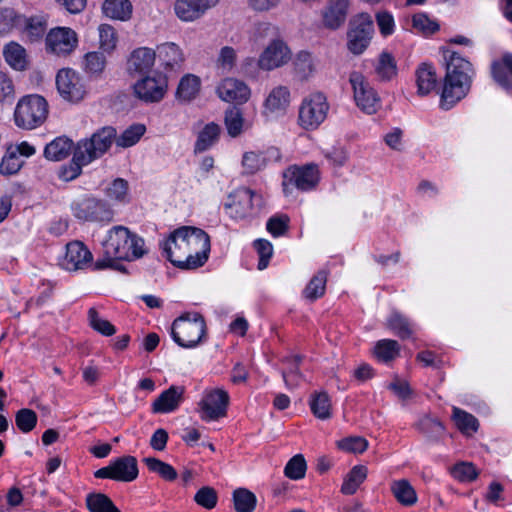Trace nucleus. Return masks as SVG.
<instances>
[{
    "label": "nucleus",
    "instance_id": "nucleus-1",
    "mask_svg": "<svg viewBox=\"0 0 512 512\" xmlns=\"http://www.w3.org/2000/svg\"><path fill=\"white\" fill-rule=\"evenodd\" d=\"M163 254L180 269H196L208 260L210 238L200 228L183 226L161 243Z\"/></svg>",
    "mask_w": 512,
    "mask_h": 512
},
{
    "label": "nucleus",
    "instance_id": "nucleus-2",
    "mask_svg": "<svg viewBox=\"0 0 512 512\" xmlns=\"http://www.w3.org/2000/svg\"><path fill=\"white\" fill-rule=\"evenodd\" d=\"M105 259L95 263V269L113 268L123 271L124 267L116 260L132 261L147 253L144 239L124 226H114L103 242Z\"/></svg>",
    "mask_w": 512,
    "mask_h": 512
},
{
    "label": "nucleus",
    "instance_id": "nucleus-3",
    "mask_svg": "<svg viewBox=\"0 0 512 512\" xmlns=\"http://www.w3.org/2000/svg\"><path fill=\"white\" fill-rule=\"evenodd\" d=\"M473 73L469 61L457 53L450 55L446 64V75L440 100L442 109H451L466 96L470 89Z\"/></svg>",
    "mask_w": 512,
    "mask_h": 512
},
{
    "label": "nucleus",
    "instance_id": "nucleus-4",
    "mask_svg": "<svg viewBox=\"0 0 512 512\" xmlns=\"http://www.w3.org/2000/svg\"><path fill=\"white\" fill-rule=\"evenodd\" d=\"M206 334V323L197 312L181 315L174 320L171 328L173 340L183 348H194L199 345Z\"/></svg>",
    "mask_w": 512,
    "mask_h": 512
},
{
    "label": "nucleus",
    "instance_id": "nucleus-5",
    "mask_svg": "<svg viewBox=\"0 0 512 512\" xmlns=\"http://www.w3.org/2000/svg\"><path fill=\"white\" fill-rule=\"evenodd\" d=\"M116 130L113 127H103L89 139L80 140L74 147V160L84 166L105 154L114 142Z\"/></svg>",
    "mask_w": 512,
    "mask_h": 512
},
{
    "label": "nucleus",
    "instance_id": "nucleus-6",
    "mask_svg": "<svg viewBox=\"0 0 512 512\" xmlns=\"http://www.w3.org/2000/svg\"><path fill=\"white\" fill-rule=\"evenodd\" d=\"M47 114L46 100L39 95H28L18 101L14 111V121L19 128L31 130L40 126Z\"/></svg>",
    "mask_w": 512,
    "mask_h": 512
},
{
    "label": "nucleus",
    "instance_id": "nucleus-7",
    "mask_svg": "<svg viewBox=\"0 0 512 512\" xmlns=\"http://www.w3.org/2000/svg\"><path fill=\"white\" fill-rule=\"evenodd\" d=\"M262 202L260 195L249 188L241 187L229 194L223 207L230 218L240 220L256 214Z\"/></svg>",
    "mask_w": 512,
    "mask_h": 512
},
{
    "label": "nucleus",
    "instance_id": "nucleus-8",
    "mask_svg": "<svg viewBox=\"0 0 512 512\" xmlns=\"http://www.w3.org/2000/svg\"><path fill=\"white\" fill-rule=\"evenodd\" d=\"M329 104L326 96L315 92L305 97L299 108L298 122L305 130L317 129L326 119Z\"/></svg>",
    "mask_w": 512,
    "mask_h": 512
},
{
    "label": "nucleus",
    "instance_id": "nucleus-9",
    "mask_svg": "<svg viewBox=\"0 0 512 512\" xmlns=\"http://www.w3.org/2000/svg\"><path fill=\"white\" fill-rule=\"evenodd\" d=\"M319 181V170L315 164L304 166H291L283 172V191L292 193L293 188L301 191L313 189Z\"/></svg>",
    "mask_w": 512,
    "mask_h": 512
},
{
    "label": "nucleus",
    "instance_id": "nucleus-10",
    "mask_svg": "<svg viewBox=\"0 0 512 512\" xmlns=\"http://www.w3.org/2000/svg\"><path fill=\"white\" fill-rule=\"evenodd\" d=\"M230 397L222 388L206 389L198 403V413L203 421H216L227 414Z\"/></svg>",
    "mask_w": 512,
    "mask_h": 512
},
{
    "label": "nucleus",
    "instance_id": "nucleus-11",
    "mask_svg": "<svg viewBox=\"0 0 512 512\" xmlns=\"http://www.w3.org/2000/svg\"><path fill=\"white\" fill-rule=\"evenodd\" d=\"M374 32L372 17L367 13H360L350 21L348 31V49L359 55L368 47Z\"/></svg>",
    "mask_w": 512,
    "mask_h": 512
},
{
    "label": "nucleus",
    "instance_id": "nucleus-12",
    "mask_svg": "<svg viewBox=\"0 0 512 512\" xmlns=\"http://www.w3.org/2000/svg\"><path fill=\"white\" fill-rule=\"evenodd\" d=\"M292 52L282 39H273L263 49L257 59L259 69L270 72L289 63Z\"/></svg>",
    "mask_w": 512,
    "mask_h": 512
},
{
    "label": "nucleus",
    "instance_id": "nucleus-13",
    "mask_svg": "<svg viewBox=\"0 0 512 512\" xmlns=\"http://www.w3.org/2000/svg\"><path fill=\"white\" fill-rule=\"evenodd\" d=\"M349 82L352 86L357 106L368 114L375 113L379 104V98L365 77L360 72L353 71L349 76Z\"/></svg>",
    "mask_w": 512,
    "mask_h": 512
},
{
    "label": "nucleus",
    "instance_id": "nucleus-14",
    "mask_svg": "<svg viewBox=\"0 0 512 512\" xmlns=\"http://www.w3.org/2000/svg\"><path fill=\"white\" fill-rule=\"evenodd\" d=\"M56 86L60 96L69 102L81 101L86 94L82 78L70 68L59 70L56 75Z\"/></svg>",
    "mask_w": 512,
    "mask_h": 512
},
{
    "label": "nucleus",
    "instance_id": "nucleus-15",
    "mask_svg": "<svg viewBox=\"0 0 512 512\" xmlns=\"http://www.w3.org/2000/svg\"><path fill=\"white\" fill-rule=\"evenodd\" d=\"M167 79L161 74L146 76L133 85L134 95L145 103L160 102L167 91Z\"/></svg>",
    "mask_w": 512,
    "mask_h": 512
},
{
    "label": "nucleus",
    "instance_id": "nucleus-16",
    "mask_svg": "<svg viewBox=\"0 0 512 512\" xmlns=\"http://www.w3.org/2000/svg\"><path fill=\"white\" fill-rule=\"evenodd\" d=\"M76 33L67 27H57L50 30L46 36V48L57 56L70 54L77 46Z\"/></svg>",
    "mask_w": 512,
    "mask_h": 512
},
{
    "label": "nucleus",
    "instance_id": "nucleus-17",
    "mask_svg": "<svg viewBox=\"0 0 512 512\" xmlns=\"http://www.w3.org/2000/svg\"><path fill=\"white\" fill-rule=\"evenodd\" d=\"M60 265L67 271L85 270L93 265V255L84 243L72 241L66 245Z\"/></svg>",
    "mask_w": 512,
    "mask_h": 512
},
{
    "label": "nucleus",
    "instance_id": "nucleus-18",
    "mask_svg": "<svg viewBox=\"0 0 512 512\" xmlns=\"http://www.w3.org/2000/svg\"><path fill=\"white\" fill-rule=\"evenodd\" d=\"M72 209L74 216L84 221H103L111 218V212L107 205L93 197L76 201Z\"/></svg>",
    "mask_w": 512,
    "mask_h": 512
},
{
    "label": "nucleus",
    "instance_id": "nucleus-19",
    "mask_svg": "<svg viewBox=\"0 0 512 512\" xmlns=\"http://www.w3.org/2000/svg\"><path fill=\"white\" fill-rule=\"evenodd\" d=\"M216 93L225 102L243 104L249 100L251 90L245 82L227 77L219 82Z\"/></svg>",
    "mask_w": 512,
    "mask_h": 512
},
{
    "label": "nucleus",
    "instance_id": "nucleus-20",
    "mask_svg": "<svg viewBox=\"0 0 512 512\" xmlns=\"http://www.w3.org/2000/svg\"><path fill=\"white\" fill-rule=\"evenodd\" d=\"M280 159V151L274 147L264 151H248L243 154L242 166L246 174H255L263 170L270 162H277Z\"/></svg>",
    "mask_w": 512,
    "mask_h": 512
},
{
    "label": "nucleus",
    "instance_id": "nucleus-21",
    "mask_svg": "<svg viewBox=\"0 0 512 512\" xmlns=\"http://www.w3.org/2000/svg\"><path fill=\"white\" fill-rule=\"evenodd\" d=\"M349 9V0H328L323 8L322 22L324 27L336 30L346 21Z\"/></svg>",
    "mask_w": 512,
    "mask_h": 512
},
{
    "label": "nucleus",
    "instance_id": "nucleus-22",
    "mask_svg": "<svg viewBox=\"0 0 512 512\" xmlns=\"http://www.w3.org/2000/svg\"><path fill=\"white\" fill-rule=\"evenodd\" d=\"M290 102V92L285 86L273 88L264 102V115L267 117H278L285 113Z\"/></svg>",
    "mask_w": 512,
    "mask_h": 512
},
{
    "label": "nucleus",
    "instance_id": "nucleus-23",
    "mask_svg": "<svg viewBox=\"0 0 512 512\" xmlns=\"http://www.w3.org/2000/svg\"><path fill=\"white\" fill-rule=\"evenodd\" d=\"M156 52L147 47L135 49L127 61V71L130 75L145 74L151 70L155 63Z\"/></svg>",
    "mask_w": 512,
    "mask_h": 512
},
{
    "label": "nucleus",
    "instance_id": "nucleus-24",
    "mask_svg": "<svg viewBox=\"0 0 512 512\" xmlns=\"http://www.w3.org/2000/svg\"><path fill=\"white\" fill-rule=\"evenodd\" d=\"M184 392L183 386H170L152 403L153 413L166 414L175 411L183 401Z\"/></svg>",
    "mask_w": 512,
    "mask_h": 512
},
{
    "label": "nucleus",
    "instance_id": "nucleus-25",
    "mask_svg": "<svg viewBox=\"0 0 512 512\" xmlns=\"http://www.w3.org/2000/svg\"><path fill=\"white\" fill-rule=\"evenodd\" d=\"M113 480L131 482L138 476L137 460L134 456L126 455L111 462Z\"/></svg>",
    "mask_w": 512,
    "mask_h": 512
},
{
    "label": "nucleus",
    "instance_id": "nucleus-26",
    "mask_svg": "<svg viewBox=\"0 0 512 512\" xmlns=\"http://www.w3.org/2000/svg\"><path fill=\"white\" fill-rule=\"evenodd\" d=\"M159 61L165 68L175 69L181 66L184 55L178 45L173 42L163 43L157 46L155 51Z\"/></svg>",
    "mask_w": 512,
    "mask_h": 512
},
{
    "label": "nucleus",
    "instance_id": "nucleus-27",
    "mask_svg": "<svg viewBox=\"0 0 512 512\" xmlns=\"http://www.w3.org/2000/svg\"><path fill=\"white\" fill-rule=\"evenodd\" d=\"M415 75L419 95H427L436 88L437 75L431 65L427 63L421 64L416 70Z\"/></svg>",
    "mask_w": 512,
    "mask_h": 512
},
{
    "label": "nucleus",
    "instance_id": "nucleus-28",
    "mask_svg": "<svg viewBox=\"0 0 512 512\" xmlns=\"http://www.w3.org/2000/svg\"><path fill=\"white\" fill-rule=\"evenodd\" d=\"M176 16L184 22H193L201 18L206 12L195 0H176L174 3Z\"/></svg>",
    "mask_w": 512,
    "mask_h": 512
},
{
    "label": "nucleus",
    "instance_id": "nucleus-29",
    "mask_svg": "<svg viewBox=\"0 0 512 512\" xmlns=\"http://www.w3.org/2000/svg\"><path fill=\"white\" fill-rule=\"evenodd\" d=\"M72 149V140L67 137H57L46 145L44 155L48 160L61 161L70 155Z\"/></svg>",
    "mask_w": 512,
    "mask_h": 512
},
{
    "label": "nucleus",
    "instance_id": "nucleus-30",
    "mask_svg": "<svg viewBox=\"0 0 512 512\" xmlns=\"http://www.w3.org/2000/svg\"><path fill=\"white\" fill-rule=\"evenodd\" d=\"M199 90L200 79L195 75H185L178 84L176 98L183 103L190 102L198 95Z\"/></svg>",
    "mask_w": 512,
    "mask_h": 512
},
{
    "label": "nucleus",
    "instance_id": "nucleus-31",
    "mask_svg": "<svg viewBox=\"0 0 512 512\" xmlns=\"http://www.w3.org/2000/svg\"><path fill=\"white\" fill-rule=\"evenodd\" d=\"M102 10L111 19L126 21L131 17L132 5L129 0H105Z\"/></svg>",
    "mask_w": 512,
    "mask_h": 512
},
{
    "label": "nucleus",
    "instance_id": "nucleus-32",
    "mask_svg": "<svg viewBox=\"0 0 512 512\" xmlns=\"http://www.w3.org/2000/svg\"><path fill=\"white\" fill-rule=\"evenodd\" d=\"M391 492L396 500L404 506H412L417 502L416 491L406 479L393 481Z\"/></svg>",
    "mask_w": 512,
    "mask_h": 512
},
{
    "label": "nucleus",
    "instance_id": "nucleus-33",
    "mask_svg": "<svg viewBox=\"0 0 512 512\" xmlns=\"http://www.w3.org/2000/svg\"><path fill=\"white\" fill-rule=\"evenodd\" d=\"M3 56L7 64L14 70L22 71L27 66L25 49L15 42H10L3 49Z\"/></svg>",
    "mask_w": 512,
    "mask_h": 512
},
{
    "label": "nucleus",
    "instance_id": "nucleus-34",
    "mask_svg": "<svg viewBox=\"0 0 512 512\" xmlns=\"http://www.w3.org/2000/svg\"><path fill=\"white\" fill-rule=\"evenodd\" d=\"M310 409L315 417L327 420L331 417V400L325 391L314 392L309 401Z\"/></svg>",
    "mask_w": 512,
    "mask_h": 512
},
{
    "label": "nucleus",
    "instance_id": "nucleus-35",
    "mask_svg": "<svg viewBox=\"0 0 512 512\" xmlns=\"http://www.w3.org/2000/svg\"><path fill=\"white\" fill-rule=\"evenodd\" d=\"M367 468L363 465L354 466L344 478L341 486V493L353 495L367 477Z\"/></svg>",
    "mask_w": 512,
    "mask_h": 512
},
{
    "label": "nucleus",
    "instance_id": "nucleus-36",
    "mask_svg": "<svg viewBox=\"0 0 512 512\" xmlns=\"http://www.w3.org/2000/svg\"><path fill=\"white\" fill-rule=\"evenodd\" d=\"M221 128L218 124L211 122L207 124L199 133L195 143V152H204L209 149L220 135Z\"/></svg>",
    "mask_w": 512,
    "mask_h": 512
},
{
    "label": "nucleus",
    "instance_id": "nucleus-37",
    "mask_svg": "<svg viewBox=\"0 0 512 512\" xmlns=\"http://www.w3.org/2000/svg\"><path fill=\"white\" fill-rule=\"evenodd\" d=\"M225 127L229 136L235 138L245 130V120L241 110L237 107H230L225 112Z\"/></svg>",
    "mask_w": 512,
    "mask_h": 512
},
{
    "label": "nucleus",
    "instance_id": "nucleus-38",
    "mask_svg": "<svg viewBox=\"0 0 512 512\" xmlns=\"http://www.w3.org/2000/svg\"><path fill=\"white\" fill-rule=\"evenodd\" d=\"M86 506L90 512H120L112 500L103 493H89L86 496Z\"/></svg>",
    "mask_w": 512,
    "mask_h": 512
},
{
    "label": "nucleus",
    "instance_id": "nucleus-39",
    "mask_svg": "<svg viewBox=\"0 0 512 512\" xmlns=\"http://www.w3.org/2000/svg\"><path fill=\"white\" fill-rule=\"evenodd\" d=\"M233 503L237 512H253L257 504V498L250 490L237 488L233 492Z\"/></svg>",
    "mask_w": 512,
    "mask_h": 512
},
{
    "label": "nucleus",
    "instance_id": "nucleus-40",
    "mask_svg": "<svg viewBox=\"0 0 512 512\" xmlns=\"http://www.w3.org/2000/svg\"><path fill=\"white\" fill-rule=\"evenodd\" d=\"M301 361L302 357L300 355H293L285 359V362L289 365V367L287 371L282 372V376L288 389H294L298 387L300 381L302 380V375L298 369Z\"/></svg>",
    "mask_w": 512,
    "mask_h": 512
},
{
    "label": "nucleus",
    "instance_id": "nucleus-41",
    "mask_svg": "<svg viewBox=\"0 0 512 512\" xmlns=\"http://www.w3.org/2000/svg\"><path fill=\"white\" fill-rule=\"evenodd\" d=\"M294 69L298 76L307 79L316 70L314 57L307 51H300L294 59Z\"/></svg>",
    "mask_w": 512,
    "mask_h": 512
},
{
    "label": "nucleus",
    "instance_id": "nucleus-42",
    "mask_svg": "<svg viewBox=\"0 0 512 512\" xmlns=\"http://www.w3.org/2000/svg\"><path fill=\"white\" fill-rule=\"evenodd\" d=\"M143 462L151 472L158 474L166 481H174L178 476L177 471L170 464L158 458L146 457L143 459Z\"/></svg>",
    "mask_w": 512,
    "mask_h": 512
},
{
    "label": "nucleus",
    "instance_id": "nucleus-43",
    "mask_svg": "<svg viewBox=\"0 0 512 512\" xmlns=\"http://www.w3.org/2000/svg\"><path fill=\"white\" fill-rule=\"evenodd\" d=\"M326 281V272L319 271L316 275L313 276V278L310 280V282L304 289V297L310 301H314L323 296L325 292Z\"/></svg>",
    "mask_w": 512,
    "mask_h": 512
},
{
    "label": "nucleus",
    "instance_id": "nucleus-44",
    "mask_svg": "<svg viewBox=\"0 0 512 512\" xmlns=\"http://www.w3.org/2000/svg\"><path fill=\"white\" fill-rule=\"evenodd\" d=\"M145 131V125L134 124L128 127L126 130H124V132L119 137L115 136L114 141L116 142L117 146L123 148L131 147L141 139Z\"/></svg>",
    "mask_w": 512,
    "mask_h": 512
},
{
    "label": "nucleus",
    "instance_id": "nucleus-45",
    "mask_svg": "<svg viewBox=\"0 0 512 512\" xmlns=\"http://www.w3.org/2000/svg\"><path fill=\"white\" fill-rule=\"evenodd\" d=\"M418 429L426 435V437L432 441L438 440L444 432V426L442 423L430 416L422 417L418 424Z\"/></svg>",
    "mask_w": 512,
    "mask_h": 512
},
{
    "label": "nucleus",
    "instance_id": "nucleus-46",
    "mask_svg": "<svg viewBox=\"0 0 512 512\" xmlns=\"http://www.w3.org/2000/svg\"><path fill=\"white\" fill-rule=\"evenodd\" d=\"M453 420L455 421L457 428L463 433H473L478 429L477 419L472 414H469L460 408H453Z\"/></svg>",
    "mask_w": 512,
    "mask_h": 512
},
{
    "label": "nucleus",
    "instance_id": "nucleus-47",
    "mask_svg": "<svg viewBox=\"0 0 512 512\" xmlns=\"http://www.w3.org/2000/svg\"><path fill=\"white\" fill-rule=\"evenodd\" d=\"M400 346L397 341L391 339H383L377 342L374 348L376 357L384 362L393 360L398 356Z\"/></svg>",
    "mask_w": 512,
    "mask_h": 512
},
{
    "label": "nucleus",
    "instance_id": "nucleus-48",
    "mask_svg": "<svg viewBox=\"0 0 512 512\" xmlns=\"http://www.w3.org/2000/svg\"><path fill=\"white\" fill-rule=\"evenodd\" d=\"M388 326L402 339H407L413 334V329L408 319L398 312L391 314L388 319Z\"/></svg>",
    "mask_w": 512,
    "mask_h": 512
},
{
    "label": "nucleus",
    "instance_id": "nucleus-49",
    "mask_svg": "<svg viewBox=\"0 0 512 512\" xmlns=\"http://www.w3.org/2000/svg\"><path fill=\"white\" fill-rule=\"evenodd\" d=\"M306 461L301 454L293 456L285 466V476L292 480H299L305 476Z\"/></svg>",
    "mask_w": 512,
    "mask_h": 512
},
{
    "label": "nucleus",
    "instance_id": "nucleus-50",
    "mask_svg": "<svg viewBox=\"0 0 512 512\" xmlns=\"http://www.w3.org/2000/svg\"><path fill=\"white\" fill-rule=\"evenodd\" d=\"M412 27L418 33L431 35L439 30V24L430 19L425 13H417L412 17Z\"/></svg>",
    "mask_w": 512,
    "mask_h": 512
},
{
    "label": "nucleus",
    "instance_id": "nucleus-51",
    "mask_svg": "<svg viewBox=\"0 0 512 512\" xmlns=\"http://www.w3.org/2000/svg\"><path fill=\"white\" fill-rule=\"evenodd\" d=\"M194 501L199 506L211 510L216 507L218 502L217 491L211 486H203L194 495Z\"/></svg>",
    "mask_w": 512,
    "mask_h": 512
},
{
    "label": "nucleus",
    "instance_id": "nucleus-52",
    "mask_svg": "<svg viewBox=\"0 0 512 512\" xmlns=\"http://www.w3.org/2000/svg\"><path fill=\"white\" fill-rule=\"evenodd\" d=\"M90 326L104 336H111L116 332L115 327L106 319L102 318L95 308L88 311Z\"/></svg>",
    "mask_w": 512,
    "mask_h": 512
},
{
    "label": "nucleus",
    "instance_id": "nucleus-53",
    "mask_svg": "<svg viewBox=\"0 0 512 512\" xmlns=\"http://www.w3.org/2000/svg\"><path fill=\"white\" fill-rule=\"evenodd\" d=\"M451 474L461 482H471L477 478L478 470L471 462H460L451 468Z\"/></svg>",
    "mask_w": 512,
    "mask_h": 512
},
{
    "label": "nucleus",
    "instance_id": "nucleus-54",
    "mask_svg": "<svg viewBox=\"0 0 512 512\" xmlns=\"http://www.w3.org/2000/svg\"><path fill=\"white\" fill-rule=\"evenodd\" d=\"M15 422L23 433L32 431L37 424V414L28 408L20 409L15 416Z\"/></svg>",
    "mask_w": 512,
    "mask_h": 512
},
{
    "label": "nucleus",
    "instance_id": "nucleus-55",
    "mask_svg": "<svg viewBox=\"0 0 512 512\" xmlns=\"http://www.w3.org/2000/svg\"><path fill=\"white\" fill-rule=\"evenodd\" d=\"M377 74L384 80H390L396 75L397 68L391 54L383 52L379 57L376 68Z\"/></svg>",
    "mask_w": 512,
    "mask_h": 512
},
{
    "label": "nucleus",
    "instance_id": "nucleus-56",
    "mask_svg": "<svg viewBox=\"0 0 512 512\" xmlns=\"http://www.w3.org/2000/svg\"><path fill=\"white\" fill-rule=\"evenodd\" d=\"M106 65V58L101 52H89L85 55V70L92 75L102 73Z\"/></svg>",
    "mask_w": 512,
    "mask_h": 512
},
{
    "label": "nucleus",
    "instance_id": "nucleus-57",
    "mask_svg": "<svg viewBox=\"0 0 512 512\" xmlns=\"http://www.w3.org/2000/svg\"><path fill=\"white\" fill-rule=\"evenodd\" d=\"M100 47L106 52H111L116 47L117 36L115 29L108 24H102L98 28Z\"/></svg>",
    "mask_w": 512,
    "mask_h": 512
},
{
    "label": "nucleus",
    "instance_id": "nucleus-58",
    "mask_svg": "<svg viewBox=\"0 0 512 512\" xmlns=\"http://www.w3.org/2000/svg\"><path fill=\"white\" fill-rule=\"evenodd\" d=\"M338 447L350 453H363L368 447V441L360 436H351L338 442Z\"/></svg>",
    "mask_w": 512,
    "mask_h": 512
},
{
    "label": "nucleus",
    "instance_id": "nucleus-59",
    "mask_svg": "<svg viewBox=\"0 0 512 512\" xmlns=\"http://www.w3.org/2000/svg\"><path fill=\"white\" fill-rule=\"evenodd\" d=\"M254 248L259 254L258 269L264 270L268 266L269 260L272 257L273 246L268 240L257 239L254 242Z\"/></svg>",
    "mask_w": 512,
    "mask_h": 512
},
{
    "label": "nucleus",
    "instance_id": "nucleus-60",
    "mask_svg": "<svg viewBox=\"0 0 512 512\" xmlns=\"http://www.w3.org/2000/svg\"><path fill=\"white\" fill-rule=\"evenodd\" d=\"M23 161L17 155V152L7 153L0 163V173L3 175H13L22 167Z\"/></svg>",
    "mask_w": 512,
    "mask_h": 512
},
{
    "label": "nucleus",
    "instance_id": "nucleus-61",
    "mask_svg": "<svg viewBox=\"0 0 512 512\" xmlns=\"http://www.w3.org/2000/svg\"><path fill=\"white\" fill-rule=\"evenodd\" d=\"M127 191V181L122 178H117L106 188V195L111 200L123 201L127 197Z\"/></svg>",
    "mask_w": 512,
    "mask_h": 512
},
{
    "label": "nucleus",
    "instance_id": "nucleus-62",
    "mask_svg": "<svg viewBox=\"0 0 512 512\" xmlns=\"http://www.w3.org/2000/svg\"><path fill=\"white\" fill-rule=\"evenodd\" d=\"M491 73L494 80L502 87L508 88L511 86V78L509 71L505 65L504 57L501 61L494 62L491 67Z\"/></svg>",
    "mask_w": 512,
    "mask_h": 512
},
{
    "label": "nucleus",
    "instance_id": "nucleus-63",
    "mask_svg": "<svg viewBox=\"0 0 512 512\" xmlns=\"http://www.w3.org/2000/svg\"><path fill=\"white\" fill-rule=\"evenodd\" d=\"M289 217L286 215L273 216L266 224V228L274 237L284 235L288 230Z\"/></svg>",
    "mask_w": 512,
    "mask_h": 512
},
{
    "label": "nucleus",
    "instance_id": "nucleus-64",
    "mask_svg": "<svg viewBox=\"0 0 512 512\" xmlns=\"http://www.w3.org/2000/svg\"><path fill=\"white\" fill-rule=\"evenodd\" d=\"M236 59V51L230 46H225L220 50V54L217 61L218 67L222 69L223 72L228 73L235 66Z\"/></svg>",
    "mask_w": 512,
    "mask_h": 512
}]
</instances>
